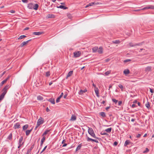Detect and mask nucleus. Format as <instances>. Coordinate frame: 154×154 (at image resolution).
Instances as JSON below:
<instances>
[{"label": "nucleus", "instance_id": "15", "mask_svg": "<svg viewBox=\"0 0 154 154\" xmlns=\"http://www.w3.org/2000/svg\"><path fill=\"white\" fill-rule=\"evenodd\" d=\"M99 114L103 118H104L106 117V114L104 112H100L99 113Z\"/></svg>", "mask_w": 154, "mask_h": 154}, {"label": "nucleus", "instance_id": "18", "mask_svg": "<svg viewBox=\"0 0 154 154\" xmlns=\"http://www.w3.org/2000/svg\"><path fill=\"white\" fill-rule=\"evenodd\" d=\"M152 67L151 66H148L146 68L145 70L146 71L149 72L150 71Z\"/></svg>", "mask_w": 154, "mask_h": 154}, {"label": "nucleus", "instance_id": "53", "mask_svg": "<svg viewBox=\"0 0 154 154\" xmlns=\"http://www.w3.org/2000/svg\"><path fill=\"white\" fill-rule=\"evenodd\" d=\"M137 106H136V105L134 104H133L132 105V107L133 108H134Z\"/></svg>", "mask_w": 154, "mask_h": 154}, {"label": "nucleus", "instance_id": "43", "mask_svg": "<svg viewBox=\"0 0 154 154\" xmlns=\"http://www.w3.org/2000/svg\"><path fill=\"white\" fill-rule=\"evenodd\" d=\"M149 9V5H148L146 6L145 7L143 8L142 9V10H145L146 9Z\"/></svg>", "mask_w": 154, "mask_h": 154}, {"label": "nucleus", "instance_id": "50", "mask_svg": "<svg viewBox=\"0 0 154 154\" xmlns=\"http://www.w3.org/2000/svg\"><path fill=\"white\" fill-rule=\"evenodd\" d=\"M141 134H138L137 135L136 137L137 138H140L141 136Z\"/></svg>", "mask_w": 154, "mask_h": 154}, {"label": "nucleus", "instance_id": "1", "mask_svg": "<svg viewBox=\"0 0 154 154\" xmlns=\"http://www.w3.org/2000/svg\"><path fill=\"white\" fill-rule=\"evenodd\" d=\"M9 88V85H6L2 89L3 92L0 96V102L4 98L5 96L7 93L8 89Z\"/></svg>", "mask_w": 154, "mask_h": 154}, {"label": "nucleus", "instance_id": "5", "mask_svg": "<svg viewBox=\"0 0 154 154\" xmlns=\"http://www.w3.org/2000/svg\"><path fill=\"white\" fill-rule=\"evenodd\" d=\"M86 138H87V141L88 142L91 141L92 142H95L97 143H98V141L97 140L93 139L92 138H90L88 137L87 135H86Z\"/></svg>", "mask_w": 154, "mask_h": 154}, {"label": "nucleus", "instance_id": "16", "mask_svg": "<svg viewBox=\"0 0 154 154\" xmlns=\"http://www.w3.org/2000/svg\"><path fill=\"white\" fill-rule=\"evenodd\" d=\"M73 72V71H69L67 75L66 78V79H67L72 74Z\"/></svg>", "mask_w": 154, "mask_h": 154}, {"label": "nucleus", "instance_id": "33", "mask_svg": "<svg viewBox=\"0 0 154 154\" xmlns=\"http://www.w3.org/2000/svg\"><path fill=\"white\" fill-rule=\"evenodd\" d=\"M145 106L146 107L149 109L150 108V106L149 102L147 101V103L145 104Z\"/></svg>", "mask_w": 154, "mask_h": 154}, {"label": "nucleus", "instance_id": "51", "mask_svg": "<svg viewBox=\"0 0 154 154\" xmlns=\"http://www.w3.org/2000/svg\"><path fill=\"white\" fill-rule=\"evenodd\" d=\"M122 101H119V102H118V105L119 106H121V104H122Z\"/></svg>", "mask_w": 154, "mask_h": 154}, {"label": "nucleus", "instance_id": "30", "mask_svg": "<svg viewBox=\"0 0 154 154\" xmlns=\"http://www.w3.org/2000/svg\"><path fill=\"white\" fill-rule=\"evenodd\" d=\"M28 125L26 124L23 126V130L24 131L26 130L28 127Z\"/></svg>", "mask_w": 154, "mask_h": 154}, {"label": "nucleus", "instance_id": "13", "mask_svg": "<svg viewBox=\"0 0 154 154\" xmlns=\"http://www.w3.org/2000/svg\"><path fill=\"white\" fill-rule=\"evenodd\" d=\"M46 139V137L45 136H43L42 139H41V144L40 146H42L43 143L45 141V140Z\"/></svg>", "mask_w": 154, "mask_h": 154}, {"label": "nucleus", "instance_id": "40", "mask_svg": "<svg viewBox=\"0 0 154 154\" xmlns=\"http://www.w3.org/2000/svg\"><path fill=\"white\" fill-rule=\"evenodd\" d=\"M100 134L101 135H106L107 136H108V135H109L107 133L103 132V131H102L101 132Z\"/></svg>", "mask_w": 154, "mask_h": 154}, {"label": "nucleus", "instance_id": "22", "mask_svg": "<svg viewBox=\"0 0 154 154\" xmlns=\"http://www.w3.org/2000/svg\"><path fill=\"white\" fill-rule=\"evenodd\" d=\"M103 48L101 47H100L97 50V51L99 53L101 54L103 53Z\"/></svg>", "mask_w": 154, "mask_h": 154}, {"label": "nucleus", "instance_id": "25", "mask_svg": "<svg viewBox=\"0 0 154 154\" xmlns=\"http://www.w3.org/2000/svg\"><path fill=\"white\" fill-rule=\"evenodd\" d=\"M98 48L97 47H95L92 48V52H95L97 50Z\"/></svg>", "mask_w": 154, "mask_h": 154}, {"label": "nucleus", "instance_id": "20", "mask_svg": "<svg viewBox=\"0 0 154 154\" xmlns=\"http://www.w3.org/2000/svg\"><path fill=\"white\" fill-rule=\"evenodd\" d=\"M48 100L51 102L52 104H54L55 103V100L54 99L51 98L48 99Z\"/></svg>", "mask_w": 154, "mask_h": 154}, {"label": "nucleus", "instance_id": "58", "mask_svg": "<svg viewBox=\"0 0 154 154\" xmlns=\"http://www.w3.org/2000/svg\"><path fill=\"white\" fill-rule=\"evenodd\" d=\"M46 111L47 112H49L50 111V110L48 109V107H47L46 108Z\"/></svg>", "mask_w": 154, "mask_h": 154}, {"label": "nucleus", "instance_id": "28", "mask_svg": "<svg viewBox=\"0 0 154 154\" xmlns=\"http://www.w3.org/2000/svg\"><path fill=\"white\" fill-rule=\"evenodd\" d=\"M37 99L39 100H42L43 99V98L42 96L39 95L37 96Z\"/></svg>", "mask_w": 154, "mask_h": 154}, {"label": "nucleus", "instance_id": "19", "mask_svg": "<svg viewBox=\"0 0 154 154\" xmlns=\"http://www.w3.org/2000/svg\"><path fill=\"white\" fill-rule=\"evenodd\" d=\"M20 124L19 123H16L14 125V128L15 129L18 128H20Z\"/></svg>", "mask_w": 154, "mask_h": 154}, {"label": "nucleus", "instance_id": "8", "mask_svg": "<svg viewBox=\"0 0 154 154\" xmlns=\"http://www.w3.org/2000/svg\"><path fill=\"white\" fill-rule=\"evenodd\" d=\"M9 77H10V76L8 75L7 78L5 79L4 80H3L2 81V82H1V83L0 84V86H2L4 83H5L7 82L8 79L9 78Z\"/></svg>", "mask_w": 154, "mask_h": 154}, {"label": "nucleus", "instance_id": "49", "mask_svg": "<svg viewBox=\"0 0 154 154\" xmlns=\"http://www.w3.org/2000/svg\"><path fill=\"white\" fill-rule=\"evenodd\" d=\"M47 147V146H45V147L43 149V150L40 153H42L43 152H44L46 149Z\"/></svg>", "mask_w": 154, "mask_h": 154}, {"label": "nucleus", "instance_id": "11", "mask_svg": "<svg viewBox=\"0 0 154 154\" xmlns=\"http://www.w3.org/2000/svg\"><path fill=\"white\" fill-rule=\"evenodd\" d=\"M98 4V3H95V2H91L88 4V5H87L85 7V8H87L88 7L91 6H92L94 5H97Z\"/></svg>", "mask_w": 154, "mask_h": 154}, {"label": "nucleus", "instance_id": "59", "mask_svg": "<svg viewBox=\"0 0 154 154\" xmlns=\"http://www.w3.org/2000/svg\"><path fill=\"white\" fill-rule=\"evenodd\" d=\"M150 91L151 92V93H153L154 92L152 89L151 88H150Z\"/></svg>", "mask_w": 154, "mask_h": 154}, {"label": "nucleus", "instance_id": "23", "mask_svg": "<svg viewBox=\"0 0 154 154\" xmlns=\"http://www.w3.org/2000/svg\"><path fill=\"white\" fill-rule=\"evenodd\" d=\"M38 4H35L34 5H33V9L35 10H37L38 9Z\"/></svg>", "mask_w": 154, "mask_h": 154}, {"label": "nucleus", "instance_id": "17", "mask_svg": "<svg viewBox=\"0 0 154 154\" xmlns=\"http://www.w3.org/2000/svg\"><path fill=\"white\" fill-rule=\"evenodd\" d=\"M58 8H60L61 9H63L65 10L68 9V8L65 7L63 5H60L59 6L57 7Z\"/></svg>", "mask_w": 154, "mask_h": 154}, {"label": "nucleus", "instance_id": "64", "mask_svg": "<svg viewBox=\"0 0 154 154\" xmlns=\"http://www.w3.org/2000/svg\"><path fill=\"white\" fill-rule=\"evenodd\" d=\"M29 29V27H26L24 29V30H28Z\"/></svg>", "mask_w": 154, "mask_h": 154}, {"label": "nucleus", "instance_id": "37", "mask_svg": "<svg viewBox=\"0 0 154 154\" xmlns=\"http://www.w3.org/2000/svg\"><path fill=\"white\" fill-rule=\"evenodd\" d=\"M95 93L96 94V96L97 97H99V90H95Z\"/></svg>", "mask_w": 154, "mask_h": 154}, {"label": "nucleus", "instance_id": "35", "mask_svg": "<svg viewBox=\"0 0 154 154\" xmlns=\"http://www.w3.org/2000/svg\"><path fill=\"white\" fill-rule=\"evenodd\" d=\"M120 41L119 40H116L115 41H112V42L113 43L116 44H118L120 43Z\"/></svg>", "mask_w": 154, "mask_h": 154}, {"label": "nucleus", "instance_id": "36", "mask_svg": "<svg viewBox=\"0 0 154 154\" xmlns=\"http://www.w3.org/2000/svg\"><path fill=\"white\" fill-rule=\"evenodd\" d=\"M26 37V35H23L20 36L18 38V39H21Z\"/></svg>", "mask_w": 154, "mask_h": 154}, {"label": "nucleus", "instance_id": "14", "mask_svg": "<svg viewBox=\"0 0 154 154\" xmlns=\"http://www.w3.org/2000/svg\"><path fill=\"white\" fill-rule=\"evenodd\" d=\"M32 128L30 130H26V136H28L31 132L32 131Z\"/></svg>", "mask_w": 154, "mask_h": 154}, {"label": "nucleus", "instance_id": "24", "mask_svg": "<svg viewBox=\"0 0 154 154\" xmlns=\"http://www.w3.org/2000/svg\"><path fill=\"white\" fill-rule=\"evenodd\" d=\"M76 116L75 115H72L70 120L71 121H75L76 120Z\"/></svg>", "mask_w": 154, "mask_h": 154}, {"label": "nucleus", "instance_id": "42", "mask_svg": "<svg viewBox=\"0 0 154 154\" xmlns=\"http://www.w3.org/2000/svg\"><path fill=\"white\" fill-rule=\"evenodd\" d=\"M131 61V60L129 59H128L125 60H124L123 62L125 63H126L128 62Z\"/></svg>", "mask_w": 154, "mask_h": 154}, {"label": "nucleus", "instance_id": "21", "mask_svg": "<svg viewBox=\"0 0 154 154\" xmlns=\"http://www.w3.org/2000/svg\"><path fill=\"white\" fill-rule=\"evenodd\" d=\"M43 33L42 32H34L33 33V35H41Z\"/></svg>", "mask_w": 154, "mask_h": 154}, {"label": "nucleus", "instance_id": "44", "mask_svg": "<svg viewBox=\"0 0 154 154\" xmlns=\"http://www.w3.org/2000/svg\"><path fill=\"white\" fill-rule=\"evenodd\" d=\"M50 75V72L49 71H48L46 72V76L47 77H48Z\"/></svg>", "mask_w": 154, "mask_h": 154}, {"label": "nucleus", "instance_id": "10", "mask_svg": "<svg viewBox=\"0 0 154 154\" xmlns=\"http://www.w3.org/2000/svg\"><path fill=\"white\" fill-rule=\"evenodd\" d=\"M87 90L86 89H85V90H80V91L79 92V95H82L84 93H85L87 91Z\"/></svg>", "mask_w": 154, "mask_h": 154}, {"label": "nucleus", "instance_id": "4", "mask_svg": "<svg viewBox=\"0 0 154 154\" xmlns=\"http://www.w3.org/2000/svg\"><path fill=\"white\" fill-rule=\"evenodd\" d=\"M44 122V119L42 117H40L37 121V124L38 125L40 126Z\"/></svg>", "mask_w": 154, "mask_h": 154}, {"label": "nucleus", "instance_id": "2", "mask_svg": "<svg viewBox=\"0 0 154 154\" xmlns=\"http://www.w3.org/2000/svg\"><path fill=\"white\" fill-rule=\"evenodd\" d=\"M88 133L93 137L98 139V138L96 136L95 134L94 133V131L91 128L88 127Z\"/></svg>", "mask_w": 154, "mask_h": 154}, {"label": "nucleus", "instance_id": "56", "mask_svg": "<svg viewBox=\"0 0 154 154\" xmlns=\"http://www.w3.org/2000/svg\"><path fill=\"white\" fill-rule=\"evenodd\" d=\"M15 12V11L13 10H10V13H14Z\"/></svg>", "mask_w": 154, "mask_h": 154}, {"label": "nucleus", "instance_id": "61", "mask_svg": "<svg viewBox=\"0 0 154 154\" xmlns=\"http://www.w3.org/2000/svg\"><path fill=\"white\" fill-rule=\"evenodd\" d=\"M66 142V140L65 139H64V140H63V141H62V144H63V143H65Z\"/></svg>", "mask_w": 154, "mask_h": 154}, {"label": "nucleus", "instance_id": "26", "mask_svg": "<svg viewBox=\"0 0 154 154\" xmlns=\"http://www.w3.org/2000/svg\"><path fill=\"white\" fill-rule=\"evenodd\" d=\"M82 146V143L79 144L78 146L76 148V151H78V150H80V149L81 147Z\"/></svg>", "mask_w": 154, "mask_h": 154}, {"label": "nucleus", "instance_id": "39", "mask_svg": "<svg viewBox=\"0 0 154 154\" xmlns=\"http://www.w3.org/2000/svg\"><path fill=\"white\" fill-rule=\"evenodd\" d=\"M119 87L121 89L122 91H123V86L121 84H119L118 85Z\"/></svg>", "mask_w": 154, "mask_h": 154}, {"label": "nucleus", "instance_id": "48", "mask_svg": "<svg viewBox=\"0 0 154 154\" xmlns=\"http://www.w3.org/2000/svg\"><path fill=\"white\" fill-rule=\"evenodd\" d=\"M110 71H107L105 72V74L106 75H107L110 73Z\"/></svg>", "mask_w": 154, "mask_h": 154}, {"label": "nucleus", "instance_id": "57", "mask_svg": "<svg viewBox=\"0 0 154 154\" xmlns=\"http://www.w3.org/2000/svg\"><path fill=\"white\" fill-rule=\"evenodd\" d=\"M68 17L70 19H71V18L72 17V15L70 14H68Z\"/></svg>", "mask_w": 154, "mask_h": 154}, {"label": "nucleus", "instance_id": "41", "mask_svg": "<svg viewBox=\"0 0 154 154\" xmlns=\"http://www.w3.org/2000/svg\"><path fill=\"white\" fill-rule=\"evenodd\" d=\"M112 101L114 102V103H115L116 104V103H117V102H118V100H116V99H114V98H113V99H112Z\"/></svg>", "mask_w": 154, "mask_h": 154}, {"label": "nucleus", "instance_id": "32", "mask_svg": "<svg viewBox=\"0 0 154 154\" xmlns=\"http://www.w3.org/2000/svg\"><path fill=\"white\" fill-rule=\"evenodd\" d=\"M50 130H46L45 131L43 134L42 136H44L46 135L50 131Z\"/></svg>", "mask_w": 154, "mask_h": 154}, {"label": "nucleus", "instance_id": "7", "mask_svg": "<svg viewBox=\"0 0 154 154\" xmlns=\"http://www.w3.org/2000/svg\"><path fill=\"white\" fill-rule=\"evenodd\" d=\"M31 39H30L27 40L26 42H23L20 45V47H22L24 46V45H26L29 41H31Z\"/></svg>", "mask_w": 154, "mask_h": 154}, {"label": "nucleus", "instance_id": "45", "mask_svg": "<svg viewBox=\"0 0 154 154\" xmlns=\"http://www.w3.org/2000/svg\"><path fill=\"white\" fill-rule=\"evenodd\" d=\"M32 150H31V149H29L27 152L26 153V154H31V151Z\"/></svg>", "mask_w": 154, "mask_h": 154}, {"label": "nucleus", "instance_id": "6", "mask_svg": "<svg viewBox=\"0 0 154 154\" xmlns=\"http://www.w3.org/2000/svg\"><path fill=\"white\" fill-rule=\"evenodd\" d=\"M74 56L75 57H78L80 56L81 52L80 51H77L74 52Z\"/></svg>", "mask_w": 154, "mask_h": 154}, {"label": "nucleus", "instance_id": "27", "mask_svg": "<svg viewBox=\"0 0 154 154\" xmlns=\"http://www.w3.org/2000/svg\"><path fill=\"white\" fill-rule=\"evenodd\" d=\"M133 43L131 42H130L129 44V46L130 47H133L135 45H140V43H138L137 44H136L135 45H132Z\"/></svg>", "mask_w": 154, "mask_h": 154}, {"label": "nucleus", "instance_id": "47", "mask_svg": "<svg viewBox=\"0 0 154 154\" xmlns=\"http://www.w3.org/2000/svg\"><path fill=\"white\" fill-rule=\"evenodd\" d=\"M60 98L59 97H58L57 99L56 100V103H58L60 101Z\"/></svg>", "mask_w": 154, "mask_h": 154}, {"label": "nucleus", "instance_id": "9", "mask_svg": "<svg viewBox=\"0 0 154 154\" xmlns=\"http://www.w3.org/2000/svg\"><path fill=\"white\" fill-rule=\"evenodd\" d=\"M123 73L125 75H127L128 74L130 73V71L128 69H126L124 71Z\"/></svg>", "mask_w": 154, "mask_h": 154}, {"label": "nucleus", "instance_id": "34", "mask_svg": "<svg viewBox=\"0 0 154 154\" xmlns=\"http://www.w3.org/2000/svg\"><path fill=\"white\" fill-rule=\"evenodd\" d=\"M111 130L112 128H110L105 129V131H106L108 133H110L111 132Z\"/></svg>", "mask_w": 154, "mask_h": 154}, {"label": "nucleus", "instance_id": "63", "mask_svg": "<svg viewBox=\"0 0 154 154\" xmlns=\"http://www.w3.org/2000/svg\"><path fill=\"white\" fill-rule=\"evenodd\" d=\"M39 126V125H38L37 124L35 128V130H36L37 129V128Z\"/></svg>", "mask_w": 154, "mask_h": 154}, {"label": "nucleus", "instance_id": "29", "mask_svg": "<svg viewBox=\"0 0 154 154\" xmlns=\"http://www.w3.org/2000/svg\"><path fill=\"white\" fill-rule=\"evenodd\" d=\"M47 17L48 18H52L54 17V15L53 14H48L47 15Z\"/></svg>", "mask_w": 154, "mask_h": 154}, {"label": "nucleus", "instance_id": "55", "mask_svg": "<svg viewBox=\"0 0 154 154\" xmlns=\"http://www.w3.org/2000/svg\"><path fill=\"white\" fill-rule=\"evenodd\" d=\"M34 144H33L31 147V148H30V149H31V150H32V149L34 147Z\"/></svg>", "mask_w": 154, "mask_h": 154}, {"label": "nucleus", "instance_id": "38", "mask_svg": "<svg viewBox=\"0 0 154 154\" xmlns=\"http://www.w3.org/2000/svg\"><path fill=\"white\" fill-rule=\"evenodd\" d=\"M149 9L151 10H154V5H149Z\"/></svg>", "mask_w": 154, "mask_h": 154}, {"label": "nucleus", "instance_id": "62", "mask_svg": "<svg viewBox=\"0 0 154 154\" xmlns=\"http://www.w3.org/2000/svg\"><path fill=\"white\" fill-rule=\"evenodd\" d=\"M67 145V144L66 143H64L62 146V147H65Z\"/></svg>", "mask_w": 154, "mask_h": 154}, {"label": "nucleus", "instance_id": "3", "mask_svg": "<svg viewBox=\"0 0 154 154\" xmlns=\"http://www.w3.org/2000/svg\"><path fill=\"white\" fill-rule=\"evenodd\" d=\"M23 137H21L20 139L19 140L18 144H19V146L18 147V148H19L20 147L23 145L24 143V142H23Z\"/></svg>", "mask_w": 154, "mask_h": 154}, {"label": "nucleus", "instance_id": "12", "mask_svg": "<svg viewBox=\"0 0 154 154\" xmlns=\"http://www.w3.org/2000/svg\"><path fill=\"white\" fill-rule=\"evenodd\" d=\"M27 7L29 9H32L33 8V5L32 3H29Z\"/></svg>", "mask_w": 154, "mask_h": 154}, {"label": "nucleus", "instance_id": "52", "mask_svg": "<svg viewBox=\"0 0 154 154\" xmlns=\"http://www.w3.org/2000/svg\"><path fill=\"white\" fill-rule=\"evenodd\" d=\"M118 143L116 141H115L113 143V145L114 146H116L118 144Z\"/></svg>", "mask_w": 154, "mask_h": 154}, {"label": "nucleus", "instance_id": "54", "mask_svg": "<svg viewBox=\"0 0 154 154\" xmlns=\"http://www.w3.org/2000/svg\"><path fill=\"white\" fill-rule=\"evenodd\" d=\"M28 0H22V2L23 3H27Z\"/></svg>", "mask_w": 154, "mask_h": 154}, {"label": "nucleus", "instance_id": "31", "mask_svg": "<svg viewBox=\"0 0 154 154\" xmlns=\"http://www.w3.org/2000/svg\"><path fill=\"white\" fill-rule=\"evenodd\" d=\"M130 143V142L128 140H126L124 146H127V145L129 144Z\"/></svg>", "mask_w": 154, "mask_h": 154}, {"label": "nucleus", "instance_id": "46", "mask_svg": "<svg viewBox=\"0 0 154 154\" xmlns=\"http://www.w3.org/2000/svg\"><path fill=\"white\" fill-rule=\"evenodd\" d=\"M149 151V149L148 148H146L145 150L143 152V153L147 152H148Z\"/></svg>", "mask_w": 154, "mask_h": 154}, {"label": "nucleus", "instance_id": "60", "mask_svg": "<svg viewBox=\"0 0 154 154\" xmlns=\"http://www.w3.org/2000/svg\"><path fill=\"white\" fill-rule=\"evenodd\" d=\"M63 93H62L61 94V95L59 97L60 98H61L63 96Z\"/></svg>", "mask_w": 154, "mask_h": 154}]
</instances>
